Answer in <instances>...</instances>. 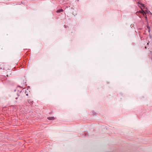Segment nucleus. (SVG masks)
I'll return each instance as SVG.
<instances>
[{
    "mask_svg": "<svg viewBox=\"0 0 152 152\" xmlns=\"http://www.w3.org/2000/svg\"><path fill=\"white\" fill-rule=\"evenodd\" d=\"M140 8L142 11H139V12L141 13L143 16H144L145 15H146V14L148 13V12L147 10H145V11H144L142 10V7H140Z\"/></svg>",
    "mask_w": 152,
    "mask_h": 152,
    "instance_id": "f257e3e1",
    "label": "nucleus"
},
{
    "mask_svg": "<svg viewBox=\"0 0 152 152\" xmlns=\"http://www.w3.org/2000/svg\"><path fill=\"white\" fill-rule=\"evenodd\" d=\"M48 119L50 120H53L55 119V118L53 117H48Z\"/></svg>",
    "mask_w": 152,
    "mask_h": 152,
    "instance_id": "f03ea898",
    "label": "nucleus"
},
{
    "mask_svg": "<svg viewBox=\"0 0 152 152\" xmlns=\"http://www.w3.org/2000/svg\"><path fill=\"white\" fill-rule=\"evenodd\" d=\"M145 18H146V19H147V17H146V16H145Z\"/></svg>",
    "mask_w": 152,
    "mask_h": 152,
    "instance_id": "39448f33",
    "label": "nucleus"
},
{
    "mask_svg": "<svg viewBox=\"0 0 152 152\" xmlns=\"http://www.w3.org/2000/svg\"><path fill=\"white\" fill-rule=\"evenodd\" d=\"M63 10L62 9H60V10H57L56 11V12L57 13L60 12H63Z\"/></svg>",
    "mask_w": 152,
    "mask_h": 152,
    "instance_id": "20e7f679",
    "label": "nucleus"
},
{
    "mask_svg": "<svg viewBox=\"0 0 152 152\" xmlns=\"http://www.w3.org/2000/svg\"><path fill=\"white\" fill-rule=\"evenodd\" d=\"M137 3L138 4H140L141 5H142V7H144V8H145V5L142 4L141 2H137Z\"/></svg>",
    "mask_w": 152,
    "mask_h": 152,
    "instance_id": "7ed1b4c3",
    "label": "nucleus"
},
{
    "mask_svg": "<svg viewBox=\"0 0 152 152\" xmlns=\"http://www.w3.org/2000/svg\"><path fill=\"white\" fill-rule=\"evenodd\" d=\"M145 48H146V47H145Z\"/></svg>",
    "mask_w": 152,
    "mask_h": 152,
    "instance_id": "423d86ee",
    "label": "nucleus"
}]
</instances>
